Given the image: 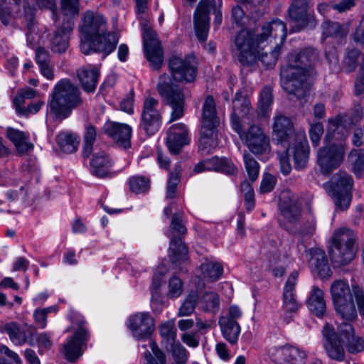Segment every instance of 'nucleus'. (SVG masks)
Masks as SVG:
<instances>
[{"instance_id": "bb28decb", "label": "nucleus", "mask_w": 364, "mask_h": 364, "mask_svg": "<svg viewBox=\"0 0 364 364\" xmlns=\"http://www.w3.org/2000/svg\"><path fill=\"white\" fill-rule=\"evenodd\" d=\"M310 258L309 265L314 273L316 274L321 279H328L332 272L328 265L325 252L321 249H311L309 252Z\"/></svg>"}, {"instance_id": "412c9836", "label": "nucleus", "mask_w": 364, "mask_h": 364, "mask_svg": "<svg viewBox=\"0 0 364 364\" xmlns=\"http://www.w3.org/2000/svg\"><path fill=\"white\" fill-rule=\"evenodd\" d=\"M189 142L188 129L184 124H173L167 131L166 146L171 154H178Z\"/></svg>"}, {"instance_id": "0e129e2a", "label": "nucleus", "mask_w": 364, "mask_h": 364, "mask_svg": "<svg viewBox=\"0 0 364 364\" xmlns=\"http://www.w3.org/2000/svg\"><path fill=\"white\" fill-rule=\"evenodd\" d=\"M181 341L191 348H196L199 346V336L196 332H185L181 335Z\"/></svg>"}, {"instance_id": "f3484780", "label": "nucleus", "mask_w": 364, "mask_h": 364, "mask_svg": "<svg viewBox=\"0 0 364 364\" xmlns=\"http://www.w3.org/2000/svg\"><path fill=\"white\" fill-rule=\"evenodd\" d=\"M321 333L323 346L328 357L336 361H343L345 358V348L334 328L326 323Z\"/></svg>"}, {"instance_id": "4c0bfd02", "label": "nucleus", "mask_w": 364, "mask_h": 364, "mask_svg": "<svg viewBox=\"0 0 364 364\" xmlns=\"http://www.w3.org/2000/svg\"><path fill=\"white\" fill-rule=\"evenodd\" d=\"M0 330L1 332L6 333L10 340L16 345L21 346L27 341V336L24 328L14 322L0 326Z\"/></svg>"}, {"instance_id": "c756f323", "label": "nucleus", "mask_w": 364, "mask_h": 364, "mask_svg": "<svg viewBox=\"0 0 364 364\" xmlns=\"http://www.w3.org/2000/svg\"><path fill=\"white\" fill-rule=\"evenodd\" d=\"M358 249L331 245L329 256L335 267H341L350 264L355 258Z\"/></svg>"}, {"instance_id": "a211bd4d", "label": "nucleus", "mask_w": 364, "mask_h": 364, "mask_svg": "<svg viewBox=\"0 0 364 364\" xmlns=\"http://www.w3.org/2000/svg\"><path fill=\"white\" fill-rule=\"evenodd\" d=\"M127 326L134 338L144 340L150 337L153 333L154 321L149 313L139 312L129 317Z\"/></svg>"}, {"instance_id": "49530a36", "label": "nucleus", "mask_w": 364, "mask_h": 364, "mask_svg": "<svg viewBox=\"0 0 364 364\" xmlns=\"http://www.w3.org/2000/svg\"><path fill=\"white\" fill-rule=\"evenodd\" d=\"M198 299L199 295L196 291L189 292L178 309L177 316L183 317L191 315L198 304Z\"/></svg>"}, {"instance_id": "423d86ee", "label": "nucleus", "mask_w": 364, "mask_h": 364, "mask_svg": "<svg viewBox=\"0 0 364 364\" xmlns=\"http://www.w3.org/2000/svg\"><path fill=\"white\" fill-rule=\"evenodd\" d=\"M148 0H136V11L143 30V45L145 55L154 70H159L164 60L161 42L155 31L146 26L148 20L145 17Z\"/></svg>"}, {"instance_id": "0eeeda50", "label": "nucleus", "mask_w": 364, "mask_h": 364, "mask_svg": "<svg viewBox=\"0 0 364 364\" xmlns=\"http://www.w3.org/2000/svg\"><path fill=\"white\" fill-rule=\"evenodd\" d=\"M219 119L217 116L215 101L208 96L203 105L199 149L208 151L218 145L217 127Z\"/></svg>"}, {"instance_id": "6e6552de", "label": "nucleus", "mask_w": 364, "mask_h": 364, "mask_svg": "<svg viewBox=\"0 0 364 364\" xmlns=\"http://www.w3.org/2000/svg\"><path fill=\"white\" fill-rule=\"evenodd\" d=\"M222 0H200L193 15L195 33L199 41L204 43L209 31V13L213 11L215 14L214 23L218 26L222 22L220 7Z\"/></svg>"}, {"instance_id": "6ab92c4d", "label": "nucleus", "mask_w": 364, "mask_h": 364, "mask_svg": "<svg viewBox=\"0 0 364 364\" xmlns=\"http://www.w3.org/2000/svg\"><path fill=\"white\" fill-rule=\"evenodd\" d=\"M245 139V143L249 150L255 154H263L270 151L269 137L264 133L260 127L252 125L245 133L242 131V136Z\"/></svg>"}, {"instance_id": "2f4dec72", "label": "nucleus", "mask_w": 364, "mask_h": 364, "mask_svg": "<svg viewBox=\"0 0 364 364\" xmlns=\"http://www.w3.org/2000/svg\"><path fill=\"white\" fill-rule=\"evenodd\" d=\"M77 75L85 92H92L95 90L100 76L97 68H81L77 70Z\"/></svg>"}, {"instance_id": "a878e982", "label": "nucleus", "mask_w": 364, "mask_h": 364, "mask_svg": "<svg viewBox=\"0 0 364 364\" xmlns=\"http://www.w3.org/2000/svg\"><path fill=\"white\" fill-rule=\"evenodd\" d=\"M298 273L293 272L288 277L282 294V309L289 313H295L300 307L295 292Z\"/></svg>"}, {"instance_id": "f257e3e1", "label": "nucleus", "mask_w": 364, "mask_h": 364, "mask_svg": "<svg viewBox=\"0 0 364 364\" xmlns=\"http://www.w3.org/2000/svg\"><path fill=\"white\" fill-rule=\"evenodd\" d=\"M318 59L317 50L306 48L292 52L287 64L281 70L282 86L291 100L303 103L311 84L312 70L309 69Z\"/></svg>"}, {"instance_id": "ea45409f", "label": "nucleus", "mask_w": 364, "mask_h": 364, "mask_svg": "<svg viewBox=\"0 0 364 364\" xmlns=\"http://www.w3.org/2000/svg\"><path fill=\"white\" fill-rule=\"evenodd\" d=\"M80 0H60V13L63 15L62 23L72 21L78 16L80 12Z\"/></svg>"}, {"instance_id": "5fc2aeb1", "label": "nucleus", "mask_w": 364, "mask_h": 364, "mask_svg": "<svg viewBox=\"0 0 364 364\" xmlns=\"http://www.w3.org/2000/svg\"><path fill=\"white\" fill-rule=\"evenodd\" d=\"M359 55L360 53L356 49H352L347 53L343 60L346 72H352L356 68Z\"/></svg>"}, {"instance_id": "b1692460", "label": "nucleus", "mask_w": 364, "mask_h": 364, "mask_svg": "<svg viewBox=\"0 0 364 364\" xmlns=\"http://www.w3.org/2000/svg\"><path fill=\"white\" fill-rule=\"evenodd\" d=\"M273 134L276 139L284 147L287 143H291V140L296 139L298 134H301L294 132L291 121L283 115H277L274 117Z\"/></svg>"}, {"instance_id": "4d7b16f0", "label": "nucleus", "mask_w": 364, "mask_h": 364, "mask_svg": "<svg viewBox=\"0 0 364 364\" xmlns=\"http://www.w3.org/2000/svg\"><path fill=\"white\" fill-rule=\"evenodd\" d=\"M346 346L349 353L355 354L364 350V340L363 338L355 335L346 341Z\"/></svg>"}, {"instance_id": "338daca9", "label": "nucleus", "mask_w": 364, "mask_h": 364, "mask_svg": "<svg viewBox=\"0 0 364 364\" xmlns=\"http://www.w3.org/2000/svg\"><path fill=\"white\" fill-rule=\"evenodd\" d=\"M232 21L237 26H242L245 23L246 18L245 11L240 6H235L232 9Z\"/></svg>"}, {"instance_id": "680f3d73", "label": "nucleus", "mask_w": 364, "mask_h": 364, "mask_svg": "<svg viewBox=\"0 0 364 364\" xmlns=\"http://www.w3.org/2000/svg\"><path fill=\"white\" fill-rule=\"evenodd\" d=\"M54 310L53 307L36 309L34 311L33 316L36 324L41 328H44L46 326L47 314Z\"/></svg>"}, {"instance_id": "3c124183", "label": "nucleus", "mask_w": 364, "mask_h": 364, "mask_svg": "<svg viewBox=\"0 0 364 364\" xmlns=\"http://www.w3.org/2000/svg\"><path fill=\"white\" fill-rule=\"evenodd\" d=\"M243 159L245 169L250 180L252 181H256L259 171V165L258 162L248 153H245L243 154Z\"/></svg>"}, {"instance_id": "f704fd0d", "label": "nucleus", "mask_w": 364, "mask_h": 364, "mask_svg": "<svg viewBox=\"0 0 364 364\" xmlns=\"http://www.w3.org/2000/svg\"><path fill=\"white\" fill-rule=\"evenodd\" d=\"M6 135L21 154L26 153L33 149V144L28 141V136L25 132L9 127L6 130Z\"/></svg>"}, {"instance_id": "7ed1b4c3", "label": "nucleus", "mask_w": 364, "mask_h": 364, "mask_svg": "<svg viewBox=\"0 0 364 364\" xmlns=\"http://www.w3.org/2000/svg\"><path fill=\"white\" fill-rule=\"evenodd\" d=\"M80 30L82 34L80 50L85 55L95 52L105 58L114 50L119 41L117 33H106V20L99 13L87 11L83 14Z\"/></svg>"}, {"instance_id": "79ce46f5", "label": "nucleus", "mask_w": 364, "mask_h": 364, "mask_svg": "<svg viewBox=\"0 0 364 364\" xmlns=\"http://www.w3.org/2000/svg\"><path fill=\"white\" fill-rule=\"evenodd\" d=\"M57 143L63 152L71 154L77 149L80 140L78 137L73 134L61 132L58 135Z\"/></svg>"}, {"instance_id": "4468645a", "label": "nucleus", "mask_w": 364, "mask_h": 364, "mask_svg": "<svg viewBox=\"0 0 364 364\" xmlns=\"http://www.w3.org/2000/svg\"><path fill=\"white\" fill-rule=\"evenodd\" d=\"M281 218L280 225L288 231H291L301 216V207L290 192H283L279 203Z\"/></svg>"}, {"instance_id": "864d4df0", "label": "nucleus", "mask_w": 364, "mask_h": 364, "mask_svg": "<svg viewBox=\"0 0 364 364\" xmlns=\"http://www.w3.org/2000/svg\"><path fill=\"white\" fill-rule=\"evenodd\" d=\"M129 187L136 193L146 191L149 188V181L142 176L132 177L129 180Z\"/></svg>"}, {"instance_id": "a18cd8bd", "label": "nucleus", "mask_w": 364, "mask_h": 364, "mask_svg": "<svg viewBox=\"0 0 364 364\" xmlns=\"http://www.w3.org/2000/svg\"><path fill=\"white\" fill-rule=\"evenodd\" d=\"M160 336L162 338V344L166 350L169 349V346L173 344L176 338V328L173 321H168L159 326Z\"/></svg>"}, {"instance_id": "de8ad7c7", "label": "nucleus", "mask_w": 364, "mask_h": 364, "mask_svg": "<svg viewBox=\"0 0 364 364\" xmlns=\"http://www.w3.org/2000/svg\"><path fill=\"white\" fill-rule=\"evenodd\" d=\"M201 308L204 311L216 313L220 309V299L213 291L205 292L200 299Z\"/></svg>"}, {"instance_id": "cd10ccee", "label": "nucleus", "mask_w": 364, "mask_h": 364, "mask_svg": "<svg viewBox=\"0 0 364 364\" xmlns=\"http://www.w3.org/2000/svg\"><path fill=\"white\" fill-rule=\"evenodd\" d=\"M88 338L85 328L80 327L70 340L64 346V353L69 361H75L82 355V347Z\"/></svg>"}, {"instance_id": "69168bd1", "label": "nucleus", "mask_w": 364, "mask_h": 364, "mask_svg": "<svg viewBox=\"0 0 364 364\" xmlns=\"http://www.w3.org/2000/svg\"><path fill=\"white\" fill-rule=\"evenodd\" d=\"M276 178L270 173H266L262 180L260 185V191L262 193H269L274 187Z\"/></svg>"}, {"instance_id": "a19ab883", "label": "nucleus", "mask_w": 364, "mask_h": 364, "mask_svg": "<svg viewBox=\"0 0 364 364\" xmlns=\"http://www.w3.org/2000/svg\"><path fill=\"white\" fill-rule=\"evenodd\" d=\"M208 170L220 171L229 175H234L237 172V168L228 159H220L218 157H213L207 159Z\"/></svg>"}, {"instance_id": "e2e57ef3", "label": "nucleus", "mask_w": 364, "mask_h": 364, "mask_svg": "<svg viewBox=\"0 0 364 364\" xmlns=\"http://www.w3.org/2000/svg\"><path fill=\"white\" fill-rule=\"evenodd\" d=\"M338 337L343 338L345 342L355 335L353 326L346 322H343L338 326Z\"/></svg>"}, {"instance_id": "ddd939ff", "label": "nucleus", "mask_w": 364, "mask_h": 364, "mask_svg": "<svg viewBox=\"0 0 364 364\" xmlns=\"http://www.w3.org/2000/svg\"><path fill=\"white\" fill-rule=\"evenodd\" d=\"M168 67L173 78L177 82H191L196 78L197 61L194 55H172L168 60Z\"/></svg>"}, {"instance_id": "20e7f679", "label": "nucleus", "mask_w": 364, "mask_h": 364, "mask_svg": "<svg viewBox=\"0 0 364 364\" xmlns=\"http://www.w3.org/2000/svg\"><path fill=\"white\" fill-rule=\"evenodd\" d=\"M330 293L337 314L346 321H353L357 316L353 301L354 296L359 313L364 316V291L358 284H352V289L345 280H335L330 287Z\"/></svg>"}, {"instance_id": "603ef678", "label": "nucleus", "mask_w": 364, "mask_h": 364, "mask_svg": "<svg viewBox=\"0 0 364 364\" xmlns=\"http://www.w3.org/2000/svg\"><path fill=\"white\" fill-rule=\"evenodd\" d=\"M168 350L171 352L175 362L187 363L189 353L180 342L171 344Z\"/></svg>"}, {"instance_id": "58836bf2", "label": "nucleus", "mask_w": 364, "mask_h": 364, "mask_svg": "<svg viewBox=\"0 0 364 364\" xmlns=\"http://www.w3.org/2000/svg\"><path fill=\"white\" fill-rule=\"evenodd\" d=\"M321 28L323 38L332 37L341 40L348 34V29L344 26L330 20L325 21L321 25Z\"/></svg>"}, {"instance_id": "6e6d98bb", "label": "nucleus", "mask_w": 364, "mask_h": 364, "mask_svg": "<svg viewBox=\"0 0 364 364\" xmlns=\"http://www.w3.org/2000/svg\"><path fill=\"white\" fill-rule=\"evenodd\" d=\"M183 282L177 277H173L169 279L168 296L170 298H177L183 293Z\"/></svg>"}, {"instance_id": "c85d7f7f", "label": "nucleus", "mask_w": 364, "mask_h": 364, "mask_svg": "<svg viewBox=\"0 0 364 364\" xmlns=\"http://www.w3.org/2000/svg\"><path fill=\"white\" fill-rule=\"evenodd\" d=\"M309 311L318 318H323L326 314V303L324 299V291L318 286H313L306 300Z\"/></svg>"}, {"instance_id": "393cba45", "label": "nucleus", "mask_w": 364, "mask_h": 364, "mask_svg": "<svg viewBox=\"0 0 364 364\" xmlns=\"http://www.w3.org/2000/svg\"><path fill=\"white\" fill-rule=\"evenodd\" d=\"M104 131L119 146L124 148H127L130 146L132 128L129 125L126 124L107 122L104 126Z\"/></svg>"}, {"instance_id": "774afa93", "label": "nucleus", "mask_w": 364, "mask_h": 364, "mask_svg": "<svg viewBox=\"0 0 364 364\" xmlns=\"http://www.w3.org/2000/svg\"><path fill=\"white\" fill-rule=\"evenodd\" d=\"M149 346L151 351L160 364H166V355L160 350L156 343L154 341H150Z\"/></svg>"}, {"instance_id": "c9c22d12", "label": "nucleus", "mask_w": 364, "mask_h": 364, "mask_svg": "<svg viewBox=\"0 0 364 364\" xmlns=\"http://www.w3.org/2000/svg\"><path fill=\"white\" fill-rule=\"evenodd\" d=\"M219 326L224 338L230 343L237 341L240 326L237 321H231L226 317H220Z\"/></svg>"}, {"instance_id": "dca6fc26", "label": "nucleus", "mask_w": 364, "mask_h": 364, "mask_svg": "<svg viewBox=\"0 0 364 364\" xmlns=\"http://www.w3.org/2000/svg\"><path fill=\"white\" fill-rule=\"evenodd\" d=\"M345 152L346 146L343 144H333L318 149L317 163L321 172L328 174L336 168L343 161Z\"/></svg>"}, {"instance_id": "bf43d9fd", "label": "nucleus", "mask_w": 364, "mask_h": 364, "mask_svg": "<svg viewBox=\"0 0 364 364\" xmlns=\"http://www.w3.org/2000/svg\"><path fill=\"white\" fill-rule=\"evenodd\" d=\"M170 229L172 233H178L180 235H183L186 233V228L183 224L181 215L180 213H175L173 215L172 220L170 225Z\"/></svg>"}, {"instance_id": "13d9d810", "label": "nucleus", "mask_w": 364, "mask_h": 364, "mask_svg": "<svg viewBox=\"0 0 364 364\" xmlns=\"http://www.w3.org/2000/svg\"><path fill=\"white\" fill-rule=\"evenodd\" d=\"M357 0L331 1V8L338 13H344L351 10L356 4Z\"/></svg>"}, {"instance_id": "4be33fe9", "label": "nucleus", "mask_w": 364, "mask_h": 364, "mask_svg": "<svg viewBox=\"0 0 364 364\" xmlns=\"http://www.w3.org/2000/svg\"><path fill=\"white\" fill-rule=\"evenodd\" d=\"M286 146V152L293 156L296 168H304L309 159V146L304 135L298 134L296 139L291 140V143H287Z\"/></svg>"}, {"instance_id": "37998d69", "label": "nucleus", "mask_w": 364, "mask_h": 364, "mask_svg": "<svg viewBox=\"0 0 364 364\" xmlns=\"http://www.w3.org/2000/svg\"><path fill=\"white\" fill-rule=\"evenodd\" d=\"M265 46L262 45L264 49H259L257 60L259 59L267 68H271L276 64L278 60L281 47L279 45H276L274 48L270 47L267 50L263 51L265 49Z\"/></svg>"}, {"instance_id": "39448f33", "label": "nucleus", "mask_w": 364, "mask_h": 364, "mask_svg": "<svg viewBox=\"0 0 364 364\" xmlns=\"http://www.w3.org/2000/svg\"><path fill=\"white\" fill-rule=\"evenodd\" d=\"M79 88L69 80H62L54 87L49 106L57 117H68L72 109L82 104Z\"/></svg>"}, {"instance_id": "09e8293b", "label": "nucleus", "mask_w": 364, "mask_h": 364, "mask_svg": "<svg viewBox=\"0 0 364 364\" xmlns=\"http://www.w3.org/2000/svg\"><path fill=\"white\" fill-rule=\"evenodd\" d=\"M181 167L176 164L173 171L170 173L166 187V198L172 199L176 196L177 185L181 178Z\"/></svg>"}, {"instance_id": "7c9ffc66", "label": "nucleus", "mask_w": 364, "mask_h": 364, "mask_svg": "<svg viewBox=\"0 0 364 364\" xmlns=\"http://www.w3.org/2000/svg\"><path fill=\"white\" fill-rule=\"evenodd\" d=\"M331 245L358 249V237L353 230L346 227L336 229L331 237Z\"/></svg>"}, {"instance_id": "052dcab7", "label": "nucleus", "mask_w": 364, "mask_h": 364, "mask_svg": "<svg viewBox=\"0 0 364 364\" xmlns=\"http://www.w3.org/2000/svg\"><path fill=\"white\" fill-rule=\"evenodd\" d=\"M323 133V126L321 123H315L311 126L309 130V136L314 146H317L318 145Z\"/></svg>"}, {"instance_id": "9d476101", "label": "nucleus", "mask_w": 364, "mask_h": 364, "mask_svg": "<svg viewBox=\"0 0 364 364\" xmlns=\"http://www.w3.org/2000/svg\"><path fill=\"white\" fill-rule=\"evenodd\" d=\"M38 7L50 9L52 11L53 19L55 22L53 32L48 35L50 49L58 53L65 52L69 45V38L74 28L72 21L60 23L57 21L55 13V0H33Z\"/></svg>"}, {"instance_id": "473e14b6", "label": "nucleus", "mask_w": 364, "mask_h": 364, "mask_svg": "<svg viewBox=\"0 0 364 364\" xmlns=\"http://www.w3.org/2000/svg\"><path fill=\"white\" fill-rule=\"evenodd\" d=\"M172 263L180 265L187 260L188 250L181 237H172L168 255Z\"/></svg>"}, {"instance_id": "5701e85b", "label": "nucleus", "mask_w": 364, "mask_h": 364, "mask_svg": "<svg viewBox=\"0 0 364 364\" xmlns=\"http://www.w3.org/2000/svg\"><path fill=\"white\" fill-rule=\"evenodd\" d=\"M252 109L250 100L242 95L240 92L235 94L232 101V113L231 114V124L232 129L242 136V127L240 124V117L247 116Z\"/></svg>"}, {"instance_id": "e433bc0d", "label": "nucleus", "mask_w": 364, "mask_h": 364, "mask_svg": "<svg viewBox=\"0 0 364 364\" xmlns=\"http://www.w3.org/2000/svg\"><path fill=\"white\" fill-rule=\"evenodd\" d=\"M200 269L203 277L209 282H215L220 279L223 272V267L217 261L209 260L207 258L200 264Z\"/></svg>"}, {"instance_id": "8fccbe9b", "label": "nucleus", "mask_w": 364, "mask_h": 364, "mask_svg": "<svg viewBox=\"0 0 364 364\" xmlns=\"http://www.w3.org/2000/svg\"><path fill=\"white\" fill-rule=\"evenodd\" d=\"M97 132L95 128L92 125H88L84 134V145L82 150V155L84 158L90 156L92 149L93 144L95 141Z\"/></svg>"}, {"instance_id": "9b49d317", "label": "nucleus", "mask_w": 364, "mask_h": 364, "mask_svg": "<svg viewBox=\"0 0 364 364\" xmlns=\"http://www.w3.org/2000/svg\"><path fill=\"white\" fill-rule=\"evenodd\" d=\"M353 186L352 176L346 172L341 171L335 174L331 181L326 183L324 188L334 201L336 206L344 210L350 205Z\"/></svg>"}, {"instance_id": "2eb2a0df", "label": "nucleus", "mask_w": 364, "mask_h": 364, "mask_svg": "<svg viewBox=\"0 0 364 364\" xmlns=\"http://www.w3.org/2000/svg\"><path fill=\"white\" fill-rule=\"evenodd\" d=\"M157 100L152 97L145 98L141 114L140 128L148 135L154 134L160 128L162 116Z\"/></svg>"}, {"instance_id": "1a4fd4ad", "label": "nucleus", "mask_w": 364, "mask_h": 364, "mask_svg": "<svg viewBox=\"0 0 364 364\" xmlns=\"http://www.w3.org/2000/svg\"><path fill=\"white\" fill-rule=\"evenodd\" d=\"M157 90L166 104L171 109L168 122L171 123L181 119L184 114V95L177 85L172 83L168 75L163 74L159 77Z\"/></svg>"}, {"instance_id": "72a5a7b5", "label": "nucleus", "mask_w": 364, "mask_h": 364, "mask_svg": "<svg viewBox=\"0 0 364 364\" xmlns=\"http://www.w3.org/2000/svg\"><path fill=\"white\" fill-rule=\"evenodd\" d=\"M92 173L98 178H105L109 175L112 166L111 161L104 152L96 153L90 162Z\"/></svg>"}, {"instance_id": "aec40b11", "label": "nucleus", "mask_w": 364, "mask_h": 364, "mask_svg": "<svg viewBox=\"0 0 364 364\" xmlns=\"http://www.w3.org/2000/svg\"><path fill=\"white\" fill-rule=\"evenodd\" d=\"M269 353L272 359L279 363L305 364L307 358L304 350L289 345L274 348Z\"/></svg>"}, {"instance_id": "f8f14e48", "label": "nucleus", "mask_w": 364, "mask_h": 364, "mask_svg": "<svg viewBox=\"0 0 364 364\" xmlns=\"http://www.w3.org/2000/svg\"><path fill=\"white\" fill-rule=\"evenodd\" d=\"M311 0H292L288 9L289 17L294 24L292 32L313 29L317 21L310 6Z\"/></svg>"}, {"instance_id": "f03ea898", "label": "nucleus", "mask_w": 364, "mask_h": 364, "mask_svg": "<svg viewBox=\"0 0 364 364\" xmlns=\"http://www.w3.org/2000/svg\"><path fill=\"white\" fill-rule=\"evenodd\" d=\"M287 37L285 23L279 20H273L262 26V33L256 35L253 29L245 28L239 31L234 40L236 49L239 51L238 60L243 66H252L257 62L259 49L268 40L279 38L282 43Z\"/></svg>"}, {"instance_id": "c03bdc74", "label": "nucleus", "mask_w": 364, "mask_h": 364, "mask_svg": "<svg viewBox=\"0 0 364 364\" xmlns=\"http://www.w3.org/2000/svg\"><path fill=\"white\" fill-rule=\"evenodd\" d=\"M272 103V90L270 87H264L260 92L257 108V114L262 117L267 115L271 111Z\"/></svg>"}]
</instances>
